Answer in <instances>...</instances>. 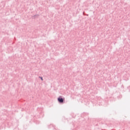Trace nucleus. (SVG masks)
Wrapping results in <instances>:
<instances>
[{
    "label": "nucleus",
    "instance_id": "obj_1",
    "mask_svg": "<svg viewBox=\"0 0 130 130\" xmlns=\"http://www.w3.org/2000/svg\"><path fill=\"white\" fill-rule=\"evenodd\" d=\"M58 101L60 103H62L63 102V99H62V98H58Z\"/></svg>",
    "mask_w": 130,
    "mask_h": 130
},
{
    "label": "nucleus",
    "instance_id": "obj_2",
    "mask_svg": "<svg viewBox=\"0 0 130 130\" xmlns=\"http://www.w3.org/2000/svg\"><path fill=\"white\" fill-rule=\"evenodd\" d=\"M40 79H41V80H42V81H43V78H42V77H40Z\"/></svg>",
    "mask_w": 130,
    "mask_h": 130
}]
</instances>
